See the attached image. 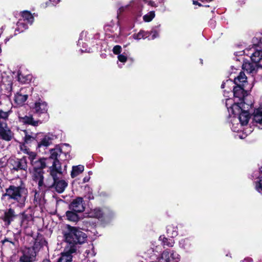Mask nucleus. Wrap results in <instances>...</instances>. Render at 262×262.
Returning a JSON list of instances; mask_svg holds the SVG:
<instances>
[{
  "mask_svg": "<svg viewBox=\"0 0 262 262\" xmlns=\"http://www.w3.org/2000/svg\"><path fill=\"white\" fill-rule=\"evenodd\" d=\"M225 103L229 113H232L234 116H238V119L240 124H237V126H234L233 124L231 127L233 132H238L240 129L238 126L246 125L248 123L250 119L249 111L252 104H246L243 101L238 104H233V100L230 98L226 99Z\"/></svg>",
  "mask_w": 262,
  "mask_h": 262,
  "instance_id": "obj_1",
  "label": "nucleus"
},
{
  "mask_svg": "<svg viewBox=\"0 0 262 262\" xmlns=\"http://www.w3.org/2000/svg\"><path fill=\"white\" fill-rule=\"evenodd\" d=\"M66 167L67 166L65 165L64 169H62L61 164L58 161H55L53 165L49 167V171L53 179V183L51 185H47V187H53L58 193H62L64 191L68 183L64 180L59 179V178L66 171Z\"/></svg>",
  "mask_w": 262,
  "mask_h": 262,
  "instance_id": "obj_2",
  "label": "nucleus"
},
{
  "mask_svg": "<svg viewBox=\"0 0 262 262\" xmlns=\"http://www.w3.org/2000/svg\"><path fill=\"white\" fill-rule=\"evenodd\" d=\"M64 237L66 242L71 245L70 247H74L76 249L74 245L84 243L86 240L87 235L77 228L69 226L64 233Z\"/></svg>",
  "mask_w": 262,
  "mask_h": 262,
  "instance_id": "obj_3",
  "label": "nucleus"
},
{
  "mask_svg": "<svg viewBox=\"0 0 262 262\" xmlns=\"http://www.w3.org/2000/svg\"><path fill=\"white\" fill-rule=\"evenodd\" d=\"M27 194V189L24 187L11 185L6 189V195L17 201L20 207L25 205Z\"/></svg>",
  "mask_w": 262,
  "mask_h": 262,
  "instance_id": "obj_4",
  "label": "nucleus"
},
{
  "mask_svg": "<svg viewBox=\"0 0 262 262\" xmlns=\"http://www.w3.org/2000/svg\"><path fill=\"white\" fill-rule=\"evenodd\" d=\"M20 150L28 156V159L30 160L31 164L33 166V170L42 169L46 166V161L47 159L37 158L36 154L33 151H30L26 145H20Z\"/></svg>",
  "mask_w": 262,
  "mask_h": 262,
  "instance_id": "obj_5",
  "label": "nucleus"
},
{
  "mask_svg": "<svg viewBox=\"0 0 262 262\" xmlns=\"http://www.w3.org/2000/svg\"><path fill=\"white\" fill-rule=\"evenodd\" d=\"M114 215V212L107 208H95L91 209L88 213L89 217L96 218L102 222L109 221Z\"/></svg>",
  "mask_w": 262,
  "mask_h": 262,
  "instance_id": "obj_6",
  "label": "nucleus"
},
{
  "mask_svg": "<svg viewBox=\"0 0 262 262\" xmlns=\"http://www.w3.org/2000/svg\"><path fill=\"white\" fill-rule=\"evenodd\" d=\"M13 135L16 140L23 142V143H21L20 145L30 144L33 142L37 137L35 133L29 132L26 129H21L18 127H17ZM19 146L20 147V146Z\"/></svg>",
  "mask_w": 262,
  "mask_h": 262,
  "instance_id": "obj_7",
  "label": "nucleus"
},
{
  "mask_svg": "<svg viewBox=\"0 0 262 262\" xmlns=\"http://www.w3.org/2000/svg\"><path fill=\"white\" fill-rule=\"evenodd\" d=\"M70 148L68 144H64L61 146H57L54 148L50 150V157L49 158L47 159L48 162L50 160H53L52 165L55 161H58L60 164L59 161L58 160V157H60L61 154H64L65 158H67V155L69 154Z\"/></svg>",
  "mask_w": 262,
  "mask_h": 262,
  "instance_id": "obj_8",
  "label": "nucleus"
},
{
  "mask_svg": "<svg viewBox=\"0 0 262 262\" xmlns=\"http://www.w3.org/2000/svg\"><path fill=\"white\" fill-rule=\"evenodd\" d=\"M180 255L175 251L167 249L164 250L158 258L159 262H179Z\"/></svg>",
  "mask_w": 262,
  "mask_h": 262,
  "instance_id": "obj_9",
  "label": "nucleus"
},
{
  "mask_svg": "<svg viewBox=\"0 0 262 262\" xmlns=\"http://www.w3.org/2000/svg\"><path fill=\"white\" fill-rule=\"evenodd\" d=\"M8 163L12 169L15 170H23L26 171L28 167L26 156L21 159L10 158Z\"/></svg>",
  "mask_w": 262,
  "mask_h": 262,
  "instance_id": "obj_10",
  "label": "nucleus"
},
{
  "mask_svg": "<svg viewBox=\"0 0 262 262\" xmlns=\"http://www.w3.org/2000/svg\"><path fill=\"white\" fill-rule=\"evenodd\" d=\"M253 45L251 48H247L244 50V54L250 56L251 60L258 63L260 67L262 68V50H255Z\"/></svg>",
  "mask_w": 262,
  "mask_h": 262,
  "instance_id": "obj_11",
  "label": "nucleus"
},
{
  "mask_svg": "<svg viewBox=\"0 0 262 262\" xmlns=\"http://www.w3.org/2000/svg\"><path fill=\"white\" fill-rule=\"evenodd\" d=\"M23 255L19 258V262H34L36 256V250L34 246L25 248L22 251Z\"/></svg>",
  "mask_w": 262,
  "mask_h": 262,
  "instance_id": "obj_12",
  "label": "nucleus"
},
{
  "mask_svg": "<svg viewBox=\"0 0 262 262\" xmlns=\"http://www.w3.org/2000/svg\"><path fill=\"white\" fill-rule=\"evenodd\" d=\"M31 91L32 88L30 87H24L21 88L15 95V102L17 105H23L27 100L29 94L31 92Z\"/></svg>",
  "mask_w": 262,
  "mask_h": 262,
  "instance_id": "obj_13",
  "label": "nucleus"
},
{
  "mask_svg": "<svg viewBox=\"0 0 262 262\" xmlns=\"http://www.w3.org/2000/svg\"><path fill=\"white\" fill-rule=\"evenodd\" d=\"M54 139V136L51 134H39L38 135L37 139V147H47L52 144Z\"/></svg>",
  "mask_w": 262,
  "mask_h": 262,
  "instance_id": "obj_14",
  "label": "nucleus"
},
{
  "mask_svg": "<svg viewBox=\"0 0 262 262\" xmlns=\"http://www.w3.org/2000/svg\"><path fill=\"white\" fill-rule=\"evenodd\" d=\"M43 171L42 169L33 170L32 176L34 181L38 183V188L40 190H43L47 188V185L43 183Z\"/></svg>",
  "mask_w": 262,
  "mask_h": 262,
  "instance_id": "obj_15",
  "label": "nucleus"
},
{
  "mask_svg": "<svg viewBox=\"0 0 262 262\" xmlns=\"http://www.w3.org/2000/svg\"><path fill=\"white\" fill-rule=\"evenodd\" d=\"M69 208L70 210L75 212H83L85 209L83 199L81 197H78L74 199L70 203Z\"/></svg>",
  "mask_w": 262,
  "mask_h": 262,
  "instance_id": "obj_16",
  "label": "nucleus"
},
{
  "mask_svg": "<svg viewBox=\"0 0 262 262\" xmlns=\"http://www.w3.org/2000/svg\"><path fill=\"white\" fill-rule=\"evenodd\" d=\"M0 136L6 141H10L14 137L13 133L7 127L6 123L0 125Z\"/></svg>",
  "mask_w": 262,
  "mask_h": 262,
  "instance_id": "obj_17",
  "label": "nucleus"
},
{
  "mask_svg": "<svg viewBox=\"0 0 262 262\" xmlns=\"http://www.w3.org/2000/svg\"><path fill=\"white\" fill-rule=\"evenodd\" d=\"M33 109L38 115L47 113L48 110V104L45 101L39 99L35 102Z\"/></svg>",
  "mask_w": 262,
  "mask_h": 262,
  "instance_id": "obj_18",
  "label": "nucleus"
},
{
  "mask_svg": "<svg viewBox=\"0 0 262 262\" xmlns=\"http://www.w3.org/2000/svg\"><path fill=\"white\" fill-rule=\"evenodd\" d=\"M76 249L74 247L66 248L61 253L57 262H71L72 259V254L75 252Z\"/></svg>",
  "mask_w": 262,
  "mask_h": 262,
  "instance_id": "obj_19",
  "label": "nucleus"
},
{
  "mask_svg": "<svg viewBox=\"0 0 262 262\" xmlns=\"http://www.w3.org/2000/svg\"><path fill=\"white\" fill-rule=\"evenodd\" d=\"M18 117L19 121L25 124H29L34 126H37L40 123L38 120H34L32 115L23 116L18 113Z\"/></svg>",
  "mask_w": 262,
  "mask_h": 262,
  "instance_id": "obj_20",
  "label": "nucleus"
},
{
  "mask_svg": "<svg viewBox=\"0 0 262 262\" xmlns=\"http://www.w3.org/2000/svg\"><path fill=\"white\" fill-rule=\"evenodd\" d=\"M236 86H234L233 92H230L231 95L233 94L234 96L238 98L239 99L243 98L247 94V90L248 89L246 86L236 84Z\"/></svg>",
  "mask_w": 262,
  "mask_h": 262,
  "instance_id": "obj_21",
  "label": "nucleus"
},
{
  "mask_svg": "<svg viewBox=\"0 0 262 262\" xmlns=\"http://www.w3.org/2000/svg\"><path fill=\"white\" fill-rule=\"evenodd\" d=\"M45 203V200L44 199V193L43 191H37L36 190H35L33 200L34 205L36 207L39 206L41 208Z\"/></svg>",
  "mask_w": 262,
  "mask_h": 262,
  "instance_id": "obj_22",
  "label": "nucleus"
},
{
  "mask_svg": "<svg viewBox=\"0 0 262 262\" xmlns=\"http://www.w3.org/2000/svg\"><path fill=\"white\" fill-rule=\"evenodd\" d=\"M253 124L258 128L262 129V108L255 110L253 117Z\"/></svg>",
  "mask_w": 262,
  "mask_h": 262,
  "instance_id": "obj_23",
  "label": "nucleus"
},
{
  "mask_svg": "<svg viewBox=\"0 0 262 262\" xmlns=\"http://www.w3.org/2000/svg\"><path fill=\"white\" fill-rule=\"evenodd\" d=\"M254 63H250L249 62H245L243 64V69L250 74H254L256 72L257 67H259L258 63L253 61Z\"/></svg>",
  "mask_w": 262,
  "mask_h": 262,
  "instance_id": "obj_24",
  "label": "nucleus"
},
{
  "mask_svg": "<svg viewBox=\"0 0 262 262\" xmlns=\"http://www.w3.org/2000/svg\"><path fill=\"white\" fill-rule=\"evenodd\" d=\"M32 78V76L30 74H24L19 71L17 72V80L23 84L29 83Z\"/></svg>",
  "mask_w": 262,
  "mask_h": 262,
  "instance_id": "obj_25",
  "label": "nucleus"
},
{
  "mask_svg": "<svg viewBox=\"0 0 262 262\" xmlns=\"http://www.w3.org/2000/svg\"><path fill=\"white\" fill-rule=\"evenodd\" d=\"M166 233L168 236L174 238L178 235V229L176 225L171 224L166 227Z\"/></svg>",
  "mask_w": 262,
  "mask_h": 262,
  "instance_id": "obj_26",
  "label": "nucleus"
},
{
  "mask_svg": "<svg viewBox=\"0 0 262 262\" xmlns=\"http://www.w3.org/2000/svg\"><path fill=\"white\" fill-rule=\"evenodd\" d=\"M159 240L161 242L163 247H172L174 244V241L173 239V238H168L164 235H160L159 237Z\"/></svg>",
  "mask_w": 262,
  "mask_h": 262,
  "instance_id": "obj_27",
  "label": "nucleus"
},
{
  "mask_svg": "<svg viewBox=\"0 0 262 262\" xmlns=\"http://www.w3.org/2000/svg\"><path fill=\"white\" fill-rule=\"evenodd\" d=\"M247 83V77L244 72H240L237 77L234 78V84L246 86Z\"/></svg>",
  "mask_w": 262,
  "mask_h": 262,
  "instance_id": "obj_28",
  "label": "nucleus"
},
{
  "mask_svg": "<svg viewBox=\"0 0 262 262\" xmlns=\"http://www.w3.org/2000/svg\"><path fill=\"white\" fill-rule=\"evenodd\" d=\"M84 169V167L82 165H79L77 166H73L71 172V177L72 178H74L77 176L81 174Z\"/></svg>",
  "mask_w": 262,
  "mask_h": 262,
  "instance_id": "obj_29",
  "label": "nucleus"
},
{
  "mask_svg": "<svg viewBox=\"0 0 262 262\" xmlns=\"http://www.w3.org/2000/svg\"><path fill=\"white\" fill-rule=\"evenodd\" d=\"M179 245L180 248L188 251L191 247V241L188 238L182 239L179 241Z\"/></svg>",
  "mask_w": 262,
  "mask_h": 262,
  "instance_id": "obj_30",
  "label": "nucleus"
},
{
  "mask_svg": "<svg viewBox=\"0 0 262 262\" xmlns=\"http://www.w3.org/2000/svg\"><path fill=\"white\" fill-rule=\"evenodd\" d=\"M15 217L14 211L12 209H9L5 212L4 221L9 224Z\"/></svg>",
  "mask_w": 262,
  "mask_h": 262,
  "instance_id": "obj_31",
  "label": "nucleus"
},
{
  "mask_svg": "<svg viewBox=\"0 0 262 262\" xmlns=\"http://www.w3.org/2000/svg\"><path fill=\"white\" fill-rule=\"evenodd\" d=\"M77 212H75L72 210L67 211L66 212V217L69 221L72 222H77L79 220V216L77 214Z\"/></svg>",
  "mask_w": 262,
  "mask_h": 262,
  "instance_id": "obj_32",
  "label": "nucleus"
},
{
  "mask_svg": "<svg viewBox=\"0 0 262 262\" xmlns=\"http://www.w3.org/2000/svg\"><path fill=\"white\" fill-rule=\"evenodd\" d=\"M22 17L23 21L28 23L31 25L34 21V18L32 14L28 11H24L23 12Z\"/></svg>",
  "mask_w": 262,
  "mask_h": 262,
  "instance_id": "obj_33",
  "label": "nucleus"
},
{
  "mask_svg": "<svg viewBox=\"0 0 262 262\" xmlns=\"http://www.w3.org/2000/svg\"><path fill=\"white\" fill-rule=\"evenodd\" d=\"M0 82L5 85H10L12 83V78L6 73H3L0 77Z\"/></svg>",
  "mask_w": 262,
  "mask_h": 262,
  "instance_id": "obj_34",
  "label": "nucleus"
},
{
  "mask_svg": "<svg viewBox=\"0 0 262 262\" xmlns=\"http://www.w3.org/2000/svg\"><path fill=\"white\" fill-rule=\"evenodd\" d=\"M255 188L257 191L262 194V176H259L255 182Z\"/></svg>",
  "mask_w": 262,
  "mask_h": 262,
  "instance_id": "obj_35",
  "label": "nucleus"
},
{
  "mask_svg": "<svg viewBox=\"0 0 262 262\" xmlns=\"http://www.w3.org/2000/svg\"><path fill=\"white\" fill-rule=\"evenodd\" d=\"M17 29L19 32H23L24 30H26L28 28V25H27V23L23 21L22 20H19L17 24Z\"/></svg>",
  "mask_w": 262,
  "mask_h": 262,
  "instance_id": "obj_36",
  "label": "nucleus"
},
{
  "mask_svg": "<svg viewBox=\"0 0 262 262\" xmlns=\"http://www.w3.org/2000/svg\"><path fill=\"white\" fill-rule=\"evenodd\" d=\"M8 117V113L7 112L3 111L0 108V125L2 123H6V120Z\"/></svg>",
  "mask_w": 262,
  "mask_h": 262,
  "instance_id": "obj_37",
  "label": "nucleus"
},
{
  "mask_svg": "<svg viewBox=\"0 0 262 262\" xmlns=\"http://www.w3.org/2000/svg\"><path fill=\"white\" fill-rule=\"evenodd\" d=\"M155 16V11H151L143 16V20L146 22H149L152 20Z\"/></svg>",
  "mask_w": 262,
  "mask_h": 262,
  "instance_id": "obj_38",
  "label": "nucleus"
},
{
  "mask_svg": "<svg viewBox=\"0 0 262 262\" xmlns=\"http://www.w3.org/2000/svg\"><path fill=\"white\" fill-rule=\"evenodd\" d=\"M146 34L144 31L141 30L138 33L134 34L133 37L135 39L139 40L147 37Z\"/></svg>",
  "mask_w": 262,
  "mask_h": 262,
  "instance_id": "obj_39",
  "label": "nucleus"
},
{
  "mask_svg": "<svg viewBox=\"0 0 262 262\" xmlns=\"http://www.w3.org/2000/svg\"><path fill=\"white\" fill-rule=\"evenodd\" d=\"M149 37V39H154L155 38L158 37L159 36V31L154 29L151 31L150 36H148Z\"/></svg>",
  "mask_w": 262,
  "mask_h": 262,
  "instance_id": "obj_40",
  "label": "nucleus"
},
{
  "mask_svg": "<svg viewBox=\"0 0 262 262\" xmlns=\"http://www.w3.org/2000/svg\"><path fill=\"white\" fill-rule=\"evenodd\" d=\"M121 47L119 45L115 46L113 49V52L115 54L119 55L121 52Z\"/></svg>",
  "mask_w": 262,
  "mask_h": 262,
  "instance_id": "obj_41",
  "label": "nucleus"
},
{
  "mask_svg": "<svg viewBox=\"0 0 262 262\" xmlns=\"http://www.w3.org/2000/svg\"><path fill=\"white\" fill-rule=\"evenodd\" d=\"M118 59L119 61L121 62L125 63L127 60V57L126 55L122 54H119L118 56Z\"/></svg>",
  "mask_w": 262,
  "mask_h": 262,
  "instance_id": "obj_42",
  "label": "nucleus"
},
{
  "mask_svg": "<svg viewBox=\"0 0 262 262\" xmlns=\"http://www.w3.org/2000/svg\"><path fill=\"white\" fill-rule=\"evenodd\" d=\"M144 1L145 3H147L148 5H149L152 7H157V5L155 3V2H152L150 0H144Z\"/></svg>",
  "mask_w": 262,
  "mask_h": 262,
  "instance_id": "obj_43",
  "label": "nucleus"
},
{
  "mask_svg": "<svg viewBox=\"0 0 262 262\" xmlns=\"http://www.w3.org/2000/svg\"><path fill=\"white\" fill-rule=\"evenodd\" d=\"M233 82L231 80H227L226 82H224L222 83L221 85V88L224 89L225 86L226 84H232Z\"/></svg>",
  "mask_w": 262,
  "mask_h": 262,
  "instance_id": "obj_44",
  "label": "nucleus"
},
{
  "mask_svg": "<svg viewBox=\"0 0 262 262\" xmlns=\"http://www.w3.org/2000/svg\"><path fill=\"white\" fill-rule=\"evenodd\" d=\"M127 7V6H126L125 7H121L120 8H119V10L120 11V12H121L122 11H123L125 8H126Z\"/></svg>",
  "mask_w": 262,
  "mask_h": 262,
  "instance_id": "obj_45",
  "label": "nucleus"
},
{
  "mask_svg": "<svg viewBox=\"0 0 262 262\" xmlns=\"http://www.w3.org/2000/svg\"><path fill=\"white\" fill-rule=\"evenodd\" d=\"M251 261V259L250 258H245L244 260V262H250Z\"/></svg>",
  "mask_w": 262,
  "mask_h": 262,
  "instance_id": "obj_46",
  "label": "nucleus"
},
{
  "mask_svg": "<svg viewBox=\"0 0 262 262\" xmlns=\"http://www.w3.org/2000/svg\"><path fill=\"white\" fill-rule=\"evenodd\" d=\"M89 179H90L89 177H85L83 179V182H86L89 181Z\"/></svg>",
  "mask_w": 262,
  "mask_h": 262,
  "instance_id": "obj_47",
  "label": "nucleus"
},
{
  "mask_svg": "<svg viewBox=\"0 0 262 262\" xmlns=\"http://www.w3.org/2000/svg\"><path fill=\"white\" fill-rule=\"evenodd\" d=\"M244 1H245V0H238V2H239L241 4H242L244 3Z\"/></svg>",
  "mask_w": 262,
  "mask_h": 262,
  "instance_id": "obj_48",
  "label": "nucleus"
},
{
  "mask_svg": "<svg viewBox=\"0 0 262 262\" xmlns=\"http://www.w3.org/2000/svg\"><path fill=\"white\" fill-rule=\"evenodd\" d=\"M259 171L260 173H262V166L259 168Z\"/></svg>",
  "mask_w": 262,
  "mask_h": 262,
  "instance_id": "obj_49",
  "label": "nucleus"
},
{
  "mask_svg": "<svg viewBox=\"0 0 262 262\" xmlns=\"http://www.w3.org/2000/svg\"><path fill=\"white\" fill-rule=\"evenodd\" d=\"M43 262H50L49 260H45Z\"/></svg>",
  "mask_w": 262,
  "mask_h": 262,
  "instance_id": "obj_50",
  "label": "nucleus"
},
{
  "mask_svg": "<svg viewBox=\"0 0 262 262\" xmlns=\"http://www.w3.org/2000/svg\"><path fill=\"white\" fill-rule=\"evenodd\" d=\"M260 43L262 44V37L260 39Z\"/></svg>",
  "mask_w": 262,
  "mask_h": 262,
  "instance_id": "obj_51",
  "label": "nucleus"
},
{
  "mask_svg": "<svg viewBox=\"0 0 262 262\" xmlns=\"http://www.w3.org/2000/svg\"><path fill=\"white\" fill-rule=\"evenodd\" d=\"M92 173V172L91 171H89V174H91Z\"/></svg>",
  "mask_w": 262,
  "mask_h": 262,
  "instance_id": "obj_52",
  "label": "nucleus"
},
{
  "mask_svg": "<svg viewBox=\"0 0 262 262\" xmlns=\"http://www.w3.org/2000/svg\"><path fill=\"white\" fill-rule=\"evenodd\" d=\"M119 67H120V68L122 67L120 64H119Z\"/></svg>",
  "mask_w": 262,
  "mask_h": 262,
  "instance_id": "obj_53",
  "label": "nucleus"
}]
</instances>
